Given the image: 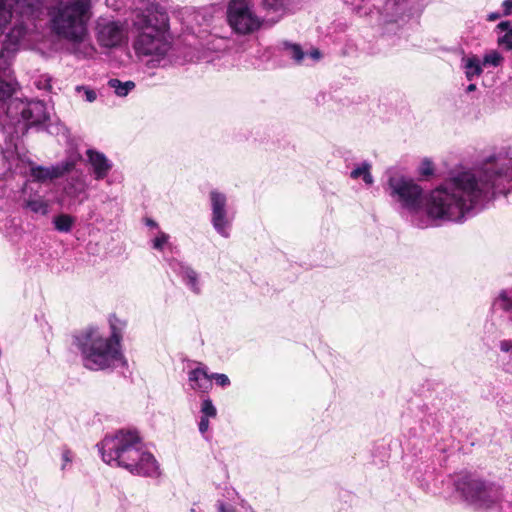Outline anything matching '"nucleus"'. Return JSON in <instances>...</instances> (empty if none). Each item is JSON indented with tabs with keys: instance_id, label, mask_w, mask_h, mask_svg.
<instances>
[{
	"instance_id": "1",
	"label": "nucleus",
	"mask_w": 512,
	"mask_h": 512,
	"mask_svg": "<svg viewBox=\"0 0 512 512\" xmlns=\"http://www.w3.org/2000/svg\"><path fill=\"white\" fill-rule=\"evenodd\" d=\"M488 172L486 167L485 179L474 172H461L428 194H424L412 178L394 174L388 178L386 191L415 227L424 229L443 222L460 223L494 199L495 178L500 172L489 175Z\"/></svg>"
},
{
	"instance_id": "2",
	"label": "nucleus",
	"mask_w": 512,
	"mask_h": 512,
	"mask_svg": "<svg viewBox=\"0 0 512 512\" xmlns=\"http://www.w3.org/2000/svg\"><path fill=\"white\" fill-rule=\"evenodd\" d=\"M132 33V48L139 59L163 65L174 45L170 19L166 9L155 1L139 0L127 18Z\"/></svg>"
},
{
	"instance_id": "3",
	"label": "nucleus",
	"mask_w": 512,
	"mask_h": 512,
	"mask_svg": "<svg viewBox=\"0 0 512 512\" xmlns=\"http://www.w3.org/2000/svg\"><path fill=\"white\" fill-rule=\"evenodd\" d=\"M97 447L102 460L112 467L124 468L137 476L154 478L160 475L157 460L144 448L136 431L119 430L106 435Z\"/></svg>"
},
{
	"instance_id": "4",
	"label": "nucleus",
	"mask_w": 512,
	"mask_h": 512,
	"mask_svg": "<svg viewBox=\"0 0 512 512\" xmlns=\"http://www.w3.org/2000/svg\"><path fill=\"white\" fill-rule=\"evenodd\" d=\"M91 9V0H52L47 7L51 32L74 45L82 46L83 50L77 49L75 53L83 57H91L95 52L94 47L86 43Z\"/></svg>"
},
{
	"instance_id": "5",
	"label": "nucleus",
	"mask_w": 512,
	"mask_h": 512,
	"mask_svg": "<svg viewBox=\"0 0 512 512\" xmlns=\"http://www.w3.org/2000/svg\"><path fill=\"white\" fill-rule=\"evenodd\" d=\"M74 344L83 366L91 371L113 368L124 361L121 348L99 327L90 326L80 331L74 336Z\"/></svg>"
},
{
	"instance_id": "6",
	"label": "nucleus",
	"mask_w": 512,
	"mask_h": 512,
	"mask_svg": "<svg viewBox=\"0 0 512 512\" xmlns=\"http://www.w3.org/2000/svg\"><path fill=\"white\" fill-rule=\"evenodd\" d=\"M290 0L281 12L268 10L263 0H230L226 10V20L232 32L239 36L252 35L266 26H271L282 17Z\"/></svg>"
},
{
	"instance_id": "7",
	"label": "nucleus",
	"mask_w": 512,
	"mask_h": 512,
	"mask_svg": "<svg viewBox=\"0 0 512 512\" xmlns=\"http://www.w3.org/2000/svg\"><path fill=\"white\" fill-rule=\"evenodd\" d=\"M2 159L3 174L11 172L26 175L29 173L34 181L44 183L73 171L74 167L80 163L82 156L78 151L72 150L61 162L51 166H41L32 162L26 154H21L16 144H9L2 151Z\"/></svg>"
},
{
	"instance_id": "8",
	"label": "nucleus",
	"mask_w": 512,
	"mask_h": 512,
	"mask_svg": "<svg viewBox=\"0 0 512 512\" xmlns=\"http://www.w3.org/2000/svg\"><path fill=\"white\" fill-rule=\"evenodd\" d=\"M456 490L464 500L478 510H490L503 500V487L474 475H464L456 482Z\"/></svg>"
},
{
	"instance_id": "9",
	"label": "nucleus",
	"mask_w": 512,
	"mask_h": 512,
	"mask_svg": "<svg viewBox=\"0 0 512 512\" xmlns=\"http://www.w3.org/2000/svg\"><path fill=\"white\" fill-rule=\"evenodd\" d=\"M360 16L379 14L386 22H396L404 12L406 0H343Z\"/></svg>"
},
{
	"instance_id": "10",
	"label": "nucleus",
	"mask_w": 512,
	"mask_h": 512,
	"mask_svg": "<svg viewBox=\"0 0 512 512\" xmlns=\"http://www.w3.org/2000/svg\"><path fill=\"white\" fill-rule=\"evenodd\" d=\"M7 116L17 123H23L22 130L29 126L44 123L48 117L46 105L42 101L12 100L7 107Z\"/></svg>"
},
{
	"instance_id": "11",
	"label": "nucleus",
	"mask_w": 512,
	"mask_h": 512,
	"mask_svg": "<svg viewBox=\"0 0 512 512\" xmlns=\"http://www.w3.org/2000/svg\"><path fill=\"white\" fill-rule=\"evenodd\" d=\"M211 208V224L214 230L223 238L231 236L235 213L228 205L226 194L219 190H211L209 193Z\"/></svg>"
},
{
	"instance_id": "12",
	"label": "nucleus",
	"mask_w": 512,
	"mask_h": 512,
	"mask_svg": "<svg viewBox=\"0 0 512 512\" xmlns=\"http://www.w3.org/2000/svg\"><path fill=\"white\" fill-rule=\"evenodd\" d=\"M95 37L103 48H116L127 41L125 23L109 17H99L95 24Z\"/></svg>"
},
{
	"instance_id": "13",
	"label": "nucleus",
	"mask_w": 512,
	"mask_h": 512,
	"mask_svg": "<svg viewBox=\"0 0 512 512\" xmlns=\"http://www.w3.org/2000/svg\"><path fill=\"white\" fill-rule=\"evenodd\" d=\"M46 0H0V36L12 23L13 8L23 15H32L41 11Z\"/></svg>"
},
{
	"instance_id": "14",
	"label": "nucleus",
	"mask_w": 512,
	"mask_h": 512,
	"mask_svg": "<svg viewBox=\"0 0 512 512\" xmlns=\"http://www.w3.org/2000/svg\"><path fill=\"white\" fill-rule=\"evenodd\" d=\"M69 176L65 180L63 186V196L68 199L70 204H82L88 198L89 182L87 176L82 169H77L68 173Z\"/></svg>"
},
{
	"instance_id": "15",
	"label": "nucleus",
	"mask_w": 512,
	"mask_h": 512,
	"mask_svg": "<svg viewBox=\"0 0 512 512\" xmlns=\"http://www.w3.org/2000/svg\"><path fill=\"white\" fill-rule=\"evenodd\" d=\"M87 164L95 181L105 180L113 169V162L103 152L95 149L86 151Z\"/></svg>"
},
{
	"instance_id": "16",
	"label": "nucleus",
	"mask_w": 512,
	"mask_h": 512,
	"mask_svg": "<svg viewBox=\"0 0 512 512\" xmlns=\"http://www.w3.org/2000/svg\"><path fill=\"white\" fill-rule=\"evenodd\" d=\"M170 267L192 293L196 295L201 293L202 286L200 275L195 269L188 264L178 261H172Z\"/></svg>"
},
{
	"instance_id": "17",
	"label": "nucleus",
	"mask_w": 512,
	"mask_h": 512,
	"mask_svg": "<svg viewBox=\"0 0 512 512\" xmlns=\"http://www.w3.org/2000/svg\"><path fill=\"white\" fill-rule=\"evenodd\" d=\"M188 385L197 392L207 393L212 388L211 377L208 368L202 363H197L188 373Z\"/></svg>"
},
{
	"instance_id": "18",
	"label": "nucleus",
	"mask_w": 512,
	"mask_h": 512,
	"mask_svg": "<svg viewBox=\"0 0 512 512\" xmlns=\"http://www.w3.org/2000/svg\"><path fill=\"white\" fill-rule=\"evenodd\" d=\"M27 33V27L22 21H17L11 27L9 32L6 34V39L4 42V50L5 51H15L20 45L21 41L24 39Z\"/></svg>"
},
{
	"instance_id": "19",
	"label": "nucleus",
	"mask_w": 512,
	"mask_h": 512,
	"mask_svg": "<svg viewBox=\"0 0 512 512\" xmlns=\"http://www.w3.org/2000/svg\"><path fill=\"white\" fill-rule=\"evenodd\" d=\"M371 164L367 161H363L355 165L350 172V178L353 180L362 179L367 186H371L374 183L373 176L371 174Z\"/></svg>"
},
{
	"instance_id": "20",
	"label": "nucleus",
	"mask_w": 512,
	"mask_h": 512,
	"mask_svg": "<svg viewBox=\"0 0 512 512\" xmlns=\"http://www.w3.org/2000/svg\"><path fill=\"white\" fill-rule=\"evenodd\" d=\"M109 326L110 334L107 335V338L113 340L117 343L118 347L121 348V341L123 338V332L126 328V321L113 315L109 318Z\"/></svg>"
},
{
	"instance_id": "21",
	"label": "nucleus",
	"mask_w": 512,
	"mask_h": 512,
	"mask_svg": "<svg viewBox=\"0 0 512 512\" xmlns=\"http://www.w3.org/2000/svg\"><path fill=\"white\" fill-rule=\"evenodd\" d=\"M462 67L468 80L480 76L483 71L482 63L477 56L464 57L462 59Z\"/></svg>"
},
{
	"instance_id": "22",
	"label": "nucleus",
	"mask_w": 512,
	"mask_h": 512,
	"mask_svg": "<svg viewBox=\"0 0 512 512\" xmlns=\"http://www.w3.org/2000/svg\"><path fill=\"white\" fill-rule=\"evenodd\" d=\"M281 50L286 57L292 59L296 64H301L306 56L299 44L288 41L281 43Z\"/></svg>"
},
{
	"instance_id": "23",
	"label": "nucleus",
	"mask_w": 512,
	"mask_h": 512,
	"mask_svg": "<svg viewBox=\"0 0 512 512\" xmlns=\"http://www.w3.org/2000/svg\"><path fill=\"white\" fill-rule=\"evenodd\" d=\"M24 207L40 215H46L49 211V204L42 196H33L25 199Z\"/></svg>"
},
{
	"instance_id": "24",
	"label": "nucleus",
	"mask_w": 512,
	"mask_h": 512,
	"mask_svg": "<svg viewBox=\"0 0 512 512\" xmlns=\"http://www.w3.org/2000/svg\"><path fill=\"white\" fill-rule=\"evenodd\" d=\"M107 85L119 97L127 96L135 88V83L133 81L128 80L122 82L121 80L116 78L110 79Z\"/></svg>"
},
{
	"instance_id": "25",
	"label": "nucleus",
	"mask_w": 512,
	"mask_h": 512,
	"mask_svg": "<svg viewBox=\"0 0 512 512\" xmlns=\"http://www.w3.org/2000/svg\"><path fill=\"white\" fill-rule=\"evenodd\" d=\"M56 230L60 232H70L74 224V218L68 214H61L53 221Z\"/></svg>"
},
{
	"instance_id": "26",
	"label": "nucleus",
	"mask_w": 512,
	"mask_h": 512,
	"mask_svg": "<svg viewBox=\"0 0 512 512\" xmlns=\"http://www.w3.org/2000/svg\"><path fill=\"white\" fill-rule=\"evenodd\" d=\"M494 305L504 311H512V290L502 291L495 299Z\"/></svg>"
},
{
	"instance_id": "27",
	"label": "nucleus",
	"mask_w": 512,
	"mask_h": 512,
	"mask_svg": "<svg viewBox=\"0 0 512 512\" xmlns=\"http://www.w3.org/2000/svg\"><path fill=\"white\" fill-rule=\"evenodd\" d=\"M169 235L163 231H158L156 235L152 238V248L158 251H162L166 245L169 243Z\"/></svg>"
},
{
	"instance_id": "28",
	"label": "nucleus",
	"mask_w": 512,
	"mask_h": 512,
	"mask_svg": "<svg viewBox=\"0 0 512 512\" xmlns=\"http://www.w3.org/2000/svg\"><path fill=\"white\" fill-rule=\"evenodd\" d=\"M502 61H503L502 55L499 52L493 50L484 55L483 61L481 63L485 66L489 65V66L497 67L502 63Z\"/></svg>"
},
{
	"instance_id": "29",
	"label": "nucleus",
	"mask_w": 512,
	"mask_h": 512,
	"mask_svg": "<svg viewBox=\"0 0 512 512\" xmlns=\"http://www.w3.org/2000/svg\"><path fill=\"white\" fill-rule=\"evenodd\" d=\"M201 413L203 417L215 418L217 415L216 407L214 406L211 399L206 398L201 403Z\"/></svg>"
},
{
	"instance_id": "30",
	"label": "nucleus",
	"mask_w": 512,
	"mask_h": 512,
	"mask_svg": "<svg viewBox=\"0 0 512 512\" xmlns=\"http://www.w3.org/2000/svg\"><path fill=\"white\" fill-rule=\"evenodd\" d=\"M288 0H263V5L268 10L281 12L285 9Z\"/></svg>"
},
{
	"instance_id": "31",
	"label": "nucleus",
	"mask_w": 512,
	"mask_h": 512,
	"mask_svg": "<svg viewBox=\"0 0 512 512\" xmlns=\"http://www.w3.org/2000/svg\"><path fill=\"white\" fill-rule=\"evenodd\" d=\"M51 81L52 79L49 75H41L35 81V85L39 90L50 91L52 88Z\"/></svg>"
},
{
	"instance_id": "32",
	"label": "nucleus",
	"mask_w": 512,
	"mask_h": 512,
	"mask_svg": "<svg viewBox=\"0 0 512 512\" xmlns=\"http://www.w3.org/2000/svg\"><path fill=\"white\" fill-rule=\"evenodd\" d=\"M211 382L214 380L216 385L220 387H228L230 385V379L226 374L223 373H212L210 374Z\"/></svg>"
},
{
	"instance_id": "33",
	"label": "nucleus",
	"mask_w": 512,
	"mask_h": 512,
	"mask_svg": "<svg viewBox=\"0 0 512 512\" xmlns=\"http://www.w3.org/2000/svg\"><path fill=\"white\" fill-rule=\"evenodd\" d=\"M77 92H83L84 98L87 102L92 103L97 99L95 90L86 86H77L75 88Z\"/></svg>"
},
{
	"instance_id": "34",
	"label": "nucleus",
	"mask_w": 512,
	"mask_h": 512,
	"mask_svg": "<svg viewBox=\"0 0 512 512\" xmlns=\"http://www.w3.org/2000/svg\"><path fill=\"white\" fill-rule=\"evenodd\" d=\"M73 459H74L73 453L69 449L64 448L61 453V460H62L61 470H66L67 467L70 466L71 463L73 462Z\"/></svg>"
},
{
	"instance_id": "35",
	"label": "nucleus",
	"mask_w": 512,
	"mask_h": 512,
	"mask_svg": "<svg viewBox=\"0 0 512 512\" xmlns=\"http://www.w3.org/2000/svg\"><path fill=\"white\" fill-rule=\"evenodd\" d=\"M497 43L508 51H512V31L505 33L503 36L498 37Z\"/></svg>"
},
{
	"instance_id": "36",
	"label": "nucleus",
	"mask_w": 512,
	"mask_h": 512,
	"mask_svg": "<svg viewBox=\"0 0 512 512\" xmlns=\"http://www.w3.org/2000/svg\"><path fill=\"white\" fill-rule=\"evenodd\" d=\"M198 428H199V432L206 438L208 439L207 437V432L209 430V418L207 417H201L200 421H199V424H198Z\"/></svg>"
},
{
	"instance_id": "37",
	"label": "nucleus",
	"mask_w": 512,
	"mask_h": 512,
	"mask_svg": "<svg viewBox=\"0 0 512 512\" xmlns=\"http://www.w3.org/2000/svg\"><path fill=\"white\" fill-rule=\"evenodd\" d=\"M216 506L218 512H236L235 508L232 505L225 503L224 501L221 500L217 501Z\"/></svg>"
},
{
	"instance_id": "38",
	"label": "nucleus",
	"mask_w": 512,
	"mask_h": 512,
	"mask_svg": "<svg viewBox=\"0 0 512 512\" xmlns=\"http://www.w3.org/2000/svg\"><path fill=\"white\" fill-rule=\"evenodd\" d=\"M500 350L505 353H512V341L511 340H502L500 342Z\"/></svg>"
},
{
	"instance_id": "39",
	"label": "nucleus",
	"mask_w": 512,
	"mask_h": 512,
	"mask_svg": "<svg viewBox=\"0 0 512 512\" xmlns=\"http://www.w3.org/2000/svg\"><path fill=\"white\" fill-rule=\"evenodd\" d=\"M503 15L509 16L512 14V0H504L502 3Z\"/></svg>"
},
{
	"instance_id": "40",
	"label": "nucleus",
	"mask_w": 512,
	"mask_h": 512,
	"mask_svg": "<svg viewBox=\"0 0 512 512\" xmlns=\"http://www.w3.org/2000/svg\"><path fill=\"white\" fill-rule=\"evenodd\" d=\"M497 29L510 33L512 31V24L509 21H502L497 25Z\"/></svg>"
},
{
	"instance_id": "41",
	"label": "nucleus",
	"mask_w": 512,
	"mask_h": 512,
	"mask_svg": "<svg viewBox=\"0 0 512 512\" xmlns=\"http://www.w3.org/2000/svg\"><path fill=\"white\" fill-rule=\"evenodd\" d=\"M106 5L113 10H119L121 8L120 0H105Z\"/></svg>"
},
{
	"instance_id": "42",
	"label": "nucleus",
	"mask_w": 512,
	"mask_h": 512,
	"mask_svg": "<svg viewBox=\"0 0 512 512\" xmlns=\"http://www.w3.org/2000/svg\"><path fill=\"white\" fill-rule=\"evenodd\" d=\"M306 56L310 57L313 61H318L321 58V53L318 49H312Z\"/></svg>"
},
{
	"instance_id": "43",
	"label": "nucleus",
	"mask_w": 512,
	"mask_h": 512,
	"mask_svg": "<svg viewBox=\"0 0 512 512\" xmlns=\"http://www.w3.org/2000/svg\"><path fill=\"white\" fill-rule=\"evenodd\" d=\"M390 41H392L393 43H395V40L390 38L389 35L387 34H383L381 36V38L379 39V45L380 46H386L390 43Z\"/></svg>"
},
{
	"instance_id": "44",
	"label": "nucleus",
	"mask_w": 512,
	"mask_h": 512,
	"mask_svg": "<svg viewBox=\"0 0 512 512\" xmlns=\"http://www.w3.org/2000/svg\"><path fill=\"white\" fill-rule=\"evenodd\" d=\"M500 17H501L500 13L492 12L487 15V20L492 22V21L499 19Z\"/></svg>"
},
{
	"instance_id": "45",
	"label": "nucleus",
	"mask_w": 512,
	"mask_h": 512,
	"mask_svg": "<svg viewBox=\"0 0 512 512\" xmlns=\"http://www.w3.org/2000/svg\"><path fill=\"white\" fill-rule=\"evenodd\" d=\"M145 224L149 228H158V224L153 219L150 218L145 219Z\"/></svg>"
},
{
	"instance_id": "46",
	"label": "nucleus",
	"mask_w": 512,
	"mask_h": 512,
	"mask_svg": "<svg viewBox=\"0 0 512 512\" xmlns=\"http://www.w3.org/2000/svg\"><path fill=\"white\" fill-rule=\"evenodd\" d=\"M227 495L232 500L234 499V497L239 498V495H238V493L235 490L227 491Z\"/></svg>"
},
{
	"instance_id": "47",
	"label": "nucleus",
	"mask_w": 512,
	"mask_h": 512,
	"mask_svg": "<svg viewBox=\"0 0 512 512\" xmlns=\"http://www.w3.org/2000/svg\"><path fill=\"white\" fill-rule=\"evenodd\" d=\"M475 89H476V85L475 84H470V85H468L466 90H467V92H472Z\"/></svg>"
},
{
	"instance_id": "48",
	"label": "nucleus",
	"mask_w": 512,
	"mask_h": 512,
	"mask_svg": "<svg viewBox=\"0 0 512 512\" xmlns=\"http://www.w3.org/2000/svg\"><path fill=\"white\" fill-rule=\"evenodd\" d=\"M431 171H424V174H430Z\"/></svg>"
}]
</instances>
